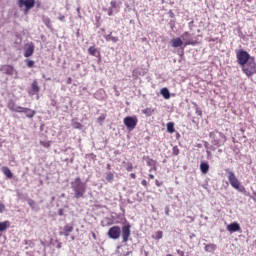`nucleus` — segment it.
Here are the masks:
<instances>
[{"mask_svg": "<svg viewBox=\"0 0 256 256\" xmlns=\"http://www.w3.org/2000/svg\"><path fill=\"white\" fill-rule=\"evenodd\" d=\"M236 59L238 65H240L242 72L246 77H253L256 75V62L255 58L245 50H238L236 52Z\"/></svg>", "mask_w": 256, "mask_h": 256, "instance_id": "obj_1", "label": "nucleus"}, {"mask_svg": "<svg viewBox=\"0 0 256 256\" xmlns=\"http://www.w3.org/2000/svg\"><path fill=\"white\" fill-rule=\"evenodd\" d=\"M71 189L74 192L75 199H82L87 192V184L81 181V177H76L71 183Z\"/></svg>", "mask_w": 256, "mask_h": 256, "instance_id": "obj_2", "label": "nucleus"}, {"mask_svg": "<svg viewBox=\"0 0 256 256\" xmlns=\"http://www.w3.org/2000/svg\"><path fill=\"white\" fill-rule=\"evenodd\" d=\"M209 137L211 139L212 145L215 147H223L225 143H227V136L223 132H219L218 130H214L209 133Z\"/></svg>", "mask_w": 256, "mask_h": 256, "instance_id": "obj_3", "label": "nucleus"}, {"mask_svg": "<svg viewBox=\"0 0 256 256\" xmlns=\"http://www.w3.org/2000/svg\"><path fill=\"white\" fill-rule=\"evenodd\" d=\"M228 181L233 189H236V191H241V182H239V179H237L234 172H228Z\"/></svg>", "mask_w": 256, "mask_h": 256, "instance_id": "obj_4", "label": "nucleus"}, {"mask_svg": "<svg viewBox=\"0 0 256 256\" xmlns=\"http://www.w3.org/2000/svg\"><path fill=\"white\" fill-rule=\"evenodd\" d=\"M108 237L110 239H119V237H121V227L119 226H113L108 230L107 233Z\"/></svg>", "mask_w": 256, "mask_h": 256, "instance_id": "obj_5", "label": "nucleus"}, {"mask_svg": "<svg viewBox=\"0 0 256 256\" xmlns=\"http://www.w3.org/2000/svg\"><path fill=\"white\" fill-rule=\"evenodd\" d=\"M25 7V13L29 12L30 9L35 7V0H18V7Z\"/></svg>", "mask_w": 256, "mask_h": 256, "instance_id": "obj_6", "label": "nucleus"}, {"mask_svg": "<svg viewBox=\"0 0 256 256\" xmlns=\"http://www.w3.org/2000/svg\"><path fill=\"white\" fill-rule=\"evenodd\" d=\"M24 57L29 58L32 57L33 53H35V44L33 42H28L24 45Z\"/></svg>", "mask_w": 256, "mask_h": 256, "instance_id": "obj_7", "label": "nucleus"}, {"mask_svg": "<svg viewBox=\"0 0 256 256\" xmlns=\"http://www.w3.org/2000/svg\"><path fill=\"white\" fill-rule=\"evenodd\" d=\"M124 125L129 129V131H133L135 127H137V118H133L131 116H127L124 118Z\"/></svg>", "mask_w": 256, "mask_h": 256, "instance_id": "obj_8", "label": "nucleus"}, {"mask_svg": "<svg viewBox=\"0 0 256 256\" xmlns=\"http://www.w3.org/2000/svg\"><path fill=\"white\" fill-rule=\"evenodd\" d=\"M131 237V225L127 224L122 227V239L123 243H127Z\"/></svg>", "mask_w": 256, "mask_h": 256, "instance_id": "obj_9", "label": "nucleus"}, {"mask_svg": "<svg viewBox=\"0 0 256 256\" xmlns=\"http://www.w3.org/2000/svg\"><path fill=\"white\" fill-rule=\"evenodd\" d=\"M1 73L4 75H17V72L15 71V68L12 65H2L0 68Z\"/></svg>", "mask_w": 256, "mask_h": 256, "instance_id": "obj_10", "label": "nucleus"}, {"mask_svg": "<svg viewBox=\"0 0 256 256\" xmlns=\"http://www.w3.org/2000/svg\"><path fill=\"white\" fill-rule=\"evenodd\" d=\"M227 231L230 233H236V231H241V226L237 222H233L227 226Z\"/></svg>", "mask_w": 256, "mask_h": 256, "instance_id": "obj_11", "label": "nucleus"}, {"mask_svg": "<svg viewBox=\"0 0 256 256\" xmlns=\"http://www.w3.org/2000/svg\"><path fill=\"white\" fill-rule=\"evenodd\" d=\"M39 91H41V88H39V83L37 82V80H34L31 84V95H37V93H39Z\"/></svg>", "mask_w": 256, "mask_h": 256, "instance_id": "obj_12", "label": "nucleus"}, {"mask_svg": "<svg viewBox=\"0 0 256 256\" xmlns=\"http://www.w3.org/2000/svg\"><path fill=\"white\" fill-rule=\"evenodd\" d=\"M89 55H92V57H101V51H99L95 46H90L88 48Z\"/></svg>", "mask_w": 256, "mask_h": 256, "instance_id": "obj_13", "label": "nucleus"}, {"mask_svg": "<svg viewBox=\"0 0 256 256\" xmlns=\"http://www.w3.org/2000/svg\"><path fill=\"white\" fill-rule=\"evenodd\" d=\"M2 173L7 177V179H13V172H11V169L7 166H3L1 168Z\"/></svg>", "mask_w": 256, "mask_h": 256, "instance_id": "obj_14", "label": "nucleus"}, {"mask_svg": "<svg viewBox=\"0 0 256 256\" xmlns=\"http://www.w3.org/2000/svg\"><path fill=\"white\" fill-rule=\"evenodd\" d=\"M73 226L72 225H65L64 232H60V235H64L65 237H69L70 233H73Z\"/></svg>", "mask_w": 256, "mask_h": 256, "instance_id": "obj_15", "label": "nucleus"}, {"mask_svg": "<svg viewBox=\"0 0 256 256\" xmlns=\"http://www.w3.org/2000/svg\"><path fill=\"white\" fill-rule=\"evenodd\" d=\"M9 227H11V222H9V220L0 222V233L5 232Z\"/></svg>", "mask_w": 256, "mask_h": 256, "instance_id": "obj_16", "label": "nucleus"}, {"mask_svg": "<svg viewBox=\"0 0 256 256\" xmlns=\"http://www.w3.org/2000/svg\"><path fill=\"white\" fill-rule=\"evenodd\" d=\"M182 45H183V40H181V38H173L171 40L172 47H182Z\"/></svg>", "mask_w": 256, "mask_h": 256, "instance_id": "obj_17", "label": "nucleus"}, {"mask_svg": "<svg viewBox=\"0 0 256 256\" xmlns=\"http://www.w3.org/2000/svg\"><path fill=\"white\" fill-rule=\"evenodd\" d=\"M7 108L9 109V111L15 112V110L17 109V104L15 103V100L10 99L7 103Z\"/></svg>", "mask_w": 256, "mask_h": 256, "instance_id": "obj_18", "label": "nucleus"}, {"mask_svg": "<svg viewBox=\"0 0 256 256\" xmlns=\"http://www.w3.org/2000/svg\"><path fill=\"white\" fill-rule=\"evenodd\" d=\"M160 93H161L162 97H164V99H171V93H169V89L162 88L160 90Z\"/></svg>", "mask_w": 256, "mask_h": 256, "instance_id": "obj_19", "label": "nucleus"}, {"mask_svg": "<svg viewBox=\"0 0 256 256\" xmlns=\"http://www.w3.org/2000/svg\"><path fill=\"white\" fill-rule=\"evenodd\" d=\"M146 163L148 167H153L154 170H157V161L153 160L152 158H147Z\"/></svg>", "mask_w": 256, "mask_h": 256, "instance_id": "obj_20", "label": "nucleus"}, {"mask_svg": "<svg viewBox=\"0 0 256 256\" xmlns=\"http://www.w3.org/2000/svg\"><path fill=\"white\" fill-rule=\"evenodd\" d=\"M200 171L204 174L209 173V164L203 162L200 164Z\"/></svg>", "mask_w": 256, "mask_h": 256, "instance_id": "obj_21", "label": "nucleus"}, {"mask_svg": "<svg viewBox=\"0 0 256 256\" xmlns=\"http://www.w3.org/2000/svg\"><path fill=\"white\" fill-rule=\"evenodd\" d=\"M28 111L24 112L26 117H28V119H33V117H35V114L37 113L35 110H31V108H27Z\"/></svg>", "mask_w": 256, "mask_h": 256, "instance_id": "obj_22", "label": "nucleus"}, {"mask_svg": "<svg viewBox=\"0 0 256 256\" xmlns=\"http://www.w3.org/2000/svg\"><path fill=\"white\" fill-rule=\"evenodd\" d=\"M217 249V245L215 244H208L205 246V251H207L208 253H213V251H215Z\"/></svg>", "mask_w": 256, "mask_h": 256, "instance_id": "obj_23", "label": "nucleus"}, {"mask_svg": "<svg viewBox=\"0 0 256 256\" xmlns=\"http://www.w3.org/2000/svg\"><path fill=\"white\" fill-rule=\"evenodd\" d=\"M142 113H144V115H146L147 117H151V115H153L155 113V109L146 108V109L142 110Z\"/></svg>", "mask_w": 256, "mask_h": 256, "instance_id": "obj_24", "label": "nucleus"}, {"mask_svg": "<svg viewBox=\"0 0 256 256\" xmlns=\"http://www.w3.org/2000/svg\"><path fill=\"white\" fill-rule=\"evenodd\" d=\"M168 133H173L175 131V123L169 122L166 125Z\"/></svg>", "mask_w": 256, "mask_h": 256, "instance_id": "obj_25", "label": "nucleus"}, {"mask_svg": "<svg viewBox=\"0 0 256 256\" xmlns=\"http://www.w3.org/2000/svg\"><path fill=\"white\" fill-rule=\"evenodd\" d=\"M42 21L48 29H51V19L49 17L43 16Z\"/></svg>", "mask_w": 256, "mask_h": 256, "instance_id": "obj_26", "label": "nucleus"}, {"mask_svg": "<svg viewBox=\"0 0 256 256\" xmlns=\"http://www.w3.org/2000/svg\"><path fill=\"white\" fill-rule=\"evenodd\" d=\"M106 41H111L112 43H117L119 39L117 37H113L111 34L105 36Z\"/></svg>", "mask_w": 256, "mask_h": 256, "instance_id": "obj_27", "label": "nucleus"}, {"mask_svg": "<svg viewBox=\"0 0 256 256\" xmlns=\"http://www.w3.org/2000/svg\"><path fill=\"white\" fill-rule=\"evenodd\" d=\"M28 110L25 107L16 106V110H14V113H26Z\"/></svg>", "mask_w": 256, "mask_h": 256, "instance_id": "obj_28", "label": "nucleus"}, {"mask_svg": "<svg viewBox=\"0 0 256 256\" xmlns=\"http://www.w3.org/2000/svg\"><path fill=\"white\" fill-rule=\"evenodd\" d=\"M123 165L126 167V171L131 172L133 171V164L131 162H123Z\"/></svg>", "mask_w": 256, "mask_h": 256, "instance_id": "obj_29", "label": "nucleus"}, {"mask_svg": "<svg viewBox=\"0 0 256 256\" xmlns=\"http://www.w3.org/2000/svg\"><path fill=\"white\" fill-rule=\"evenodd\" d=\"M114 179V175H113V172H108L106 174V181H108V183H111Z\"/></svg>", "mask_w": 256, "mask_h": 256, "instance_id": "obj_30", "label": "nucleus"}, {"mask_svg": "<svg viewBox=\"0 0 256 256\" xmlns=\"http://www.w3.org/2000/svg\"><path fill=\"white\" fill-rule=\"evenodd\" d=\"M25 63L27 65V67H29V69H31V67H35V61H33V60L26 59Z\"/></svg>", "mask_w": 256, "mask_h": 256, "instance_id": "obj_31", "label": "nucleus"}, {"mask_svg": "<svg viewBox=\"0 0 256 256\" xmlns=\"http://www.w3.org/2000/svg\"><path fill=\"white\" fill-rule=\"evenodd\" d=\"M40 145L46 149H49V147H51V141H40Z\"/></svg>", "mask_w": 256, "mask_h": 256, "instance_id": "obj_32", "label": "nucleus"}, {"mask_svg": "<svg viewBox=\"0 0 256 256\" xmlns=\"http://www.w3.org/2000/svg\"><path fill=\"white\" fill-rule=\"evenodd\" d=\"M153 238H154V239H157V240L163 239V231H157V232L155 233V236H153Z\"/></svg>", "mask_w": 256, "mask_h": 256, "instance_id": "obj_33", "label": "nucleus"}, {"mask_svg": "<svg viewBox=\"0 0 256 256\" xmlns=\"http://www.w3.org/2000/svg\"><path fill=\"white\" fill-rule=\"evenodd\" d=\"M72 127H73V129H81V123L74 121V122H72Z\"/></svg>", "mask_w": 256, "mask_h": 256, "instance_id": "obj_34", "label": "nucleus"}, {"mask_svg": "<svg viewBox=\"0 0 256 256\" xmlns=\"http://www.w3.org/2000/svg\"><path fill=\"white\" fill-rule=\"evenodd\" d=\"M172 155H179V147L177 146H174L173 149H172Z\"/></svg>", "mask_w": 256, "mask_h": 256, "instance_id": "obj_35", "label": "nucleus"}, {"mask_svg": "<svg viewBox=\"0 0 256 256\" xmlns=\"http://www.w3.org/2000/svg\"><path fill=\"white\" fill-rule=\"evenodd\" d=\"M110 8H111V9H117V1L112 0V1L110 2Z\"/></svg>", "mask_w": 256, "mask_h": 256, "instance_id": "obj_36", "label": "nucleus"}, {"mask_svg": "<svg viewBox=\"0 0 256 256\" xmlns=\"http://www.w3.org/2000/svg\"><path fill=\"white\" fill-rule=\"evenodd\" d=\"M28 205H29V207H31V209H35V200L29 199L28 200Z\"/></svg>", "mask_w": 256, "mask_h": 256, "instance_id": "obj_37", "label": "nucleus"}, {"mask_svg": "<svg viewBox=\"0 0 256 256\" xmlns=\"http://www.w3.org/2000/svg\"><path fill=\"white\" fill-rule=\"evenodd\" d=\"M168 15H169V17H171V19H174V17H175V13H173V10H170L168 12Z\"/></svg>", "mask_w": 256, "mask_h": 256, "instance_id": "obj_38", "label": "nucleus"}, {"mask_svg": "<svg viewBox=\"0 0 256 256\" xmlns=\"http://www.w3.org/2000/svg\"><path fill=\"white\" fill-rule=\"evenodd\" d=\"M187 45H195V42H191V41L184 42V47H187Z\"/></svg>", "mask_w": 256, "mask_h": 256, "instance_id": "obj_39", "label": "nucleus"}, {"mask_svg": "<svg viewBox=\"0 0 256 256\" xmlns=\"http://www.w3.org/2000/svg\"><path fill=\"white\" fill-rule=\"evenodd\" d=\"M108 15H109V17H112V15H113V8H108Z\"/></svg>", "mask_w": 256, "mask_h": 256, "instance_id": "obj_40", "label": "nucleus"}, {"mask_svg": "<svg viewBox=\"0 0 256 256\" xmlns=\"http://www.w3.org/2000/svg\"><path fill=\"white\" fill-rule=\"evenodd\" d=\"M105 114H102L99 118H98V121H105Z\"/></svg>", "mask_w": 256, "mask_h": 256, "instance_id": "obj_41", "label": "nucleus"}, {"mask_svg": "<svg viewBox=\"0 0 256 256\" xmlns=\"http://www.w3.org/2000/svg\"><path fill=\"white\" fill-rule=\"evenodd\" d=\"M5 211V204H0V213H3Z\"/></svg>", "mask_w": 256, "mask_h": 256, "instance_id": "obj_42", "label": "nucleus"}, {"mask_svg": "<svg viewBox=\"0 0 256 256\" xmlns=\"http://www.w3.org/2000/svg\"><path fill=\"white\" fill-rule=\"evenodd\" d=\"M141 185H143V187H147V180H142Z\"/></svg>", "mask_w": 256, "mask_h": 256, "instance_id": "obj_43", "label": "nucleus"}, {"mask_svg": "<svg viewBox=\"0 0 256 256\" xmlns=\"http://www.w3.org/2000/svg\"><path fill=\"white\" fill-rule=\"evenodd\" d=\"M58 19H59V21H65V16L60 15V16L58 17Z\"/></svg>", "mask_w": 256, "mask_h": 256, "instance_id": "obj_44", "label": "nucleus"}, {"mask_svg": "<svg viewBox=\"0 0 256 256\" xmlns=\"http://www.w3.org/2000/svg\"><path fill=\"white\" fill-rule=\"evenodd\" d=\"M72 82H73V79H71V77H69V78L67 79V84H68V85H71Z\"/></svg>", "mask_w": 256, "mask_h": 256, "instance_id": "obj_45", "label": "nucleus"}, {"mask_svg": "<svg viewBox=\"0 0 256 256\" xmlns=\"http://www.w3.org/2000/svg\"><path fill=\"white\" fill-rule=\"evenodd\" d=\"M130 177H131V179H137V175H135V173H131Z\"/></svg>", "mask_w": 256, "mask_h": 256, "instance_id": "obj_46", "label": "nucleus"}, {"mask_svg": "<svg viewBox=\"0 0 256 256\" xmlns=\"http://www.w3.org/2000/svg\"><path fill=\"white\" fill-rule=\"evenodd\" d=\"M155 185L156 187H161V183L159 182V180H155Z\"/></svg>", "mask_w": 256, "mask_h": 256, "instance_id": "obj_47", "label": "nucleus"}, {"mask_svg": "<svg viewBox=\"0 0 256 256\" xmlns=\"http://www.w3.org/2000/svg\"><path fill=\"white\" fill-rule=\"evenodd\" d=\"M58 215H60V217L63 216V209L58 210Z\"/></svg>", "mask_w": 256, "mask_h": 256, "instance_id": "obj_48", "label": "nucleus"}, {"mask_svg": "<svg viewBox=\"0 0 256 256\" xmlns=\"http://www.w3.org/2000/svg\"><path fill=\"white\" fill-rule=\"evenodd\" d=\"M92 237L93 239L97 240V234H95V232H92Z\"/></svg>", "mask_w": 256, "mask_h": 256, "instance_id": "obj_49", "label": "nucleus"}, {"mask_svg": "<svg viewBox=\"0 0 256 256\" xmlns=\"http://www.w3.org/2000/svg\"><path fill=\"white\" fill-rule=\"evenodd\" d=\"M149 179H155V175L149 174Z\"/></svg>", "mask_w": 256, "mask_h": 256, "instance_id": "obj_50", "label": "nucleus"}, {"mask_svg": "<svg viewBox=\"0 0 256 256\" xmlns=\"http://www.w3.org/2000/svg\"><path fill=\"white\" fill-rule=\"evenodd\" d=\"M178 253H179V255H181V256H184V255H185V252H183V251H179V250H178Z\"/></svg>", "mask_w": 256, "mask_h": 256, "instance_id": "obj_51", "label": "nucleus"}, {"mask_svg": "<svg viewBox=\"0 0 256 256\" xmlns=\"http://www.w3.org/2000/svg\"><path fill=\"white\" fill-rule=\"evenodd\" d=\"M57 249H61V243L57 245Z\"/></svg>", "mask_w": 256, "mask_h": 256, "instance_id": "obj_52", "label": "nucleus"}, {"mask_svg": "<svg viewBox=\"0 0 256 256\" xmlns=\"http://www.w3.org/2000/svg\"><path fill=\"white\" fill-rule=\"evenodd\" d=\"M107 167H108V169H111V165L110 164H108Z\"/></svg>", "mask_w": 256, "mask_h": 256, "instance_id": "obj_53", "label": "nucleus"}, {"mask_svg": "<svg viewBox=\"0 0 256 256\" xmlns=\"http://www.w3.org/2000/svg\"><path fill=\"white\" fill-rule=\"evenodd\" d=\"M198 113V115H202V112L201 111H199V112H197Z\"/></svg>", "mask_w": 256, "mask_h": 256, "instance_id": "obj_54", "label": "nucleus"}, {"mask_svg": "<svg viewBox=\"0 0 256 256\" xmlns=\"http://www.w3.org/2000/svg\"><path fill=\"white\" fill-rule=\"evenodd\" d=\"M166 256H173L172 254H167Z\"/></svg>", "mask_w": 256, "mask_h": 256, "instance_id": "obj_55", "label": "nucleus"}, {"mask_svg": "<svg viewBox=\"0 0 256 256\" xmlns=\"http://www.w3.org/2000/svg\"><path fill=\"white\" fill-rule=\"evenodd\" d=\"M38 3V5H40V2H37Z\"/></svg>", "mask_w": 256, "mask_h": 256, "instance_id": "obj_56", "label": "nucleus"}]
</instances>
